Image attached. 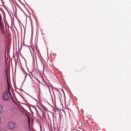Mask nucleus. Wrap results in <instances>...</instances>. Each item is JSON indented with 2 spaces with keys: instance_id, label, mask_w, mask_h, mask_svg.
<instances>
[{
  "instance_id": "nucleus-1",
  "label": "nucleus",
  "mask_w": 131,
  "mask_h": 131,
  "mask_svg": "<svg viewBox=\"0 0 131 131\" xmlns=\"http://www.w3.org/2000/svg\"><path fill=\"white\" fill-rule=\"evenodd\" d=\"M9 97L8 94V93L7 92H5L2 95V98L4 101H8Z\"/></svg>"
},
{
  "instance_id": "nucleus-2",
  "label": "nucleus",
  "mask_w": 131,
  "mask_h": 131,
  "mask_svg": "<svg viewBox=\"0 0 131 131\" xmlns=\"http://www.w3.org/2000/svg\"><path fill=\"white\" fill-rule=\"evenodd\" d=\"M15 123L13 122H9L8 125V127L10 129H14L15 127Z\"/></svg>"
},
{
  "instance_id": "nucleus-3",
  "label": "nucleus",
  "mask_w": 131,
  "mask_h": 131,
  "mask_svg": "<svg viewBox=\"0 0 131 131\" xmlns=\"http://www.w3.org/2000/svg\"><path fill=\"white\" fill-rule=\"evenodd\" d=\"M7 88L6 89V90L7 91H8V92L9 94H11V93L9 92V91H10V87L9 85V82L8 81V79H7Z\"/></svg>"
},
{
  "instance_id": "nucleus-4",
  "label": "nucleus",
  "mask_w": 131,
  "mask_h": 131,
  "mask_svg": "<svg viewBox=\"0 0 131 131\" xmlns=\"http://www.w3.org/2000/svg\"><path fill=\"white\" fill-rule=\"evenodd\" d=\"M3 107L2 105H0V113H1L3 111Z\"/></svg>"
},
{
  "instance_id": "nucleus-5",
  "label": "nucleus",
  "mask_w": 131,
  "mask_h": 131,
  "mask_svg": "<svg viewBox=\"0 0 131 131\" xmlns=\"http://www.w3.org/2000/svg\"><path fill=\"white\" fill-rule=\"evenodd\" d=\"M28 123L29 124V126L30 125V120L29 118V117L28 118Z\"/></svg>"
},
{
  "instance_id": "nucleus-6",
  "label": "nucleus",
  "mask_w": 131,
  "mask_h": 131,
  "mask_svg": "<svg viewBox=\"0 0 131 131\" xmlns=\"http://www.w3.org/2000/svg\"><path fill=\"white\" fill-rule=\"evenodd\" d=\"M7 70H6V74L7 75Z\"/></svg>"
},
{
  "instance_id": "nucleus-7",
  "label": "nucleus",
  "mask_w": 131,
  "mask_h": 131,
  "mask_svg": "<svg viewBox=\"0 0 131 131\" xmlns=\"http://www.w3.org/2000/svg\"><path fill=\"white\" fill-rule=\"evenodd\" d=\"M12 100L14 102H15V101L14 100V99H13V98L12 97Z\"/></svg>"
},
{
  "instance_id": "nucleus-8",
  "label": "nucleus",
  "mask_w": 131,
  "mask_h": 131,
  "mask_svg": "<svg viewBox=\"0 0 131 131\" xmlns=\"http://www.w3.org/2000/svg\"><path fill=\"white\" fill-rule=\"evenodd\" d=\"M2 119L1 117H0V123L1 122Z\"/></svg>"
},
{
  "instance_id": "nucleus-9",
  "label": "nucleus",
  "mask_w": 131,
  "mask_h": 131,
  "mask_svg": "<svg viewBox=\"0 0 131 131\" xmlns=\"http://www.w3.org/2000/svg\"><path fill=\"white\" fill-rule=\"evenodd\" d=\"M3 131H6V130H3Z\"/></svg>"
},
{
  "instance_id": "nucleus-10",
  "label": "nucleus",
  "mask_w": 131,
  "mask_h": 131,
  "mask_svg": "<svg viewBox=\"0 0 131 131\" xmlns=\"http://www.w3.org/2000/svg\"><path fill=\"white\" fill-rule=\"evenodd\" d=\"M5 53H6V49H5Z\"/></svg>"
},
{
  "instance_id": "nucleus-11",
  "label": "nucleus",
  "mask_w": 131,
  "mask_h": 131,
  "mask_svg": "<svg viewBox=\"0 0 131 131\" xmlns=\"http://www.w3.org/2000/svg\"><path fill=\"white\" fill-rule=\"evenodd\" d=\"M1 125L0 124V128H1Z\"/></svg>"
},
{
  "instance_id": "nucleus-12",
  "label": "nucleus",
  "mask_w": 131,
  "mask_h": 131,
  "mask_svg": "<svg viewBox=\"0 0 131 131\" xmlns=\"http://www.w3.org/2000/svg\"><path fill=\"white\" fill-rule=\"evenodd\" d=\"M0 131H2L1 130H0Z\"/></svg>"
}]
</instances>
